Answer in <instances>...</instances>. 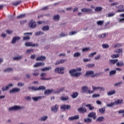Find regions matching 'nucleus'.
Instances as JSON below:
<instances>
[{"label": "nucleus", "instance_id": "36", "mask_svg": "<svg viewBox=\"0 0 124 124\" xmlns=\"http://www.w3.org/2000/svg\"><path fill=\"white\" fill-rule=\"evenodd\" d=\"M120 17H123L119 19V23H124V14H122L119 15Z\"/></svg>", "mask_w": 124, "mask_h": 124}, {"label": "nucleus", "instance_id": "64", "mask_svg": "<svg viewBox=\"0 0 124 124\" xmlns=\"http://www.w3.org/2000/svg\"><path fill=\"white\" fill-rule=\"evenodd\" d=\"M116 12L121 13L122 12H124V8L122 9H119L116 11Z\"/></svg>", "mask_w": 124, "mask_h": 124}, {"label": "nucleus", "instance_id": "63", "mask_svg": "<svg viewBox=\"0 0 124 124\" xmlns=\"http://www.w3.org/2000/svg\"><path fill=\"white\" fill-rule=\"evenodd\" d=\"M67 60L66 59H61L60 60V63L61 64L64 63V62H65Z\"/></svg>", "mask_w": 124, "mask_h": 124}, {"label": "nucleus", "instance_id": "1", "mask_svg": "<svg viewBox=\"0 0 124 124\" xmlns=\"http://www.w3.org/2000/svg\"><path fill=\"white\" fill-rule=\"evenodd\" d=\"M77 71H82V69L80 67L73 69L69 71V73L72 77H80L82 75V73L81 72H77Z\"/></svg>", "mask_w": 124, "mask_h": 124}, {"label": "nucleus", "instance_id": "7", "mask_svg": "<svg viewBox=\"0 0 124 124\" xmlns=\"http://www.w3.org/2000/svg\"><path fill=\"white\" fill-rule=\"evenodd\" d=\"M71 108V106L69 105H62L61 106V109L63 110V111H65V110H69Z\"/></svg>", "mask_w": 124, "mask_h": 124}, {"label": "nucleus", "instance_id": "8", "mask_svg": "<svg viewBox=\"0 0 124 124\" xmlns=\"http://www.w3.org/2000/svg\"><path fill=\"white\" fill-rule=\"evenodd\" d=\"M13 87V84L10 83L8 85V86H4L2 88V90L3 92H5V91H8L10 88H12Z\"/></svg>", "mask_w": 124, "mask_h": 124}, {"label": "nucleus", "instance_id": "28", "mask_svg": "<svg viewBox=\"0 0 124 124\" xmlns=\"http://www.w3.org/2000/svg\"><path fill=\"white\" fill-rule=\"evenodd\" d=\"M61 18V16H60V15H55L53 16V20L54 21H59L60 19Z\"/></svg>", "mask_w": 124, "mask_h": 124}, {"label": "nucleus", "instance_id": "61", "mask_svg": "<svg viewBox=\"0 0 124 124\" xmlns=\"http://www.w3.org/2000/svg\"><path fill=\"white\" fill-rule=\"evenodd\" d=\"M113 16H115V13H109L108 14V17L110 18V17H113Z\"/></svg>", "mask_w": 124, "mask_h": 124}, {"label": "nucleus", "instance_id": "26", "mask_svg": "<svg viewBox=\"0 0 124 124\" xmlns=\"http://www.w3.org/2000/svg\"><path fill=\"white\" fill-rule=\"evenodd\" d=\"M86 107H88L90 111H93L94 109V107L91 104L87 105Z\"/></svg>", "mask_w": 124, "mask_h": 124}, {"label": "nucleus", "instance_id": "50", "mask_svg": "<svg viewBox=\"0 0 124 124\" xmlns=\"http://www.w3.org/2000/svg\"><path fill=\"white\" fill-rule=\"evenodd\" d=\"M65 90V88L64 87H63L62 88H61L59 90H58L57 92H55V93H62V92H63V90Z\"/></svg>", "mask_w": 124, "mask_h": 124}, {"label": "nucleus", "instance_id": "47", "mask_svg": "<svg viewBox=\"0 0 124 124\" xmlns=\"http://www.w3.org/2000/svg\"><path fill=\"white\" fill-rule=\"evenodd\" d=\"M33 52H34L33 49L30 48L29 49H28L26 51V54H31V53H33Z\"/></svg>", "mask_w": 124, "mask_h": 124}, {"label": "nucleus", "instance_id": "38", "mask_svg": "<svg viewBox=\"0 0 124 124\" xmlns=\"http://www.w3.org/2000/svg\"><path fill=\"white\" fill-rule=\"evenodd\" d=\"M78 92H75L73 93V94L71 95V96L72 97V98H76L77 96L78 95Z\"/></svg>", "mask_w": 124, "mask_h": 124}, {"label": "nucleus", "instance_id": "15", "mask_svg": "<svg viewBox=\"0 0 124 124\" xmlns=\"http://www.w3.org/2000/svg\"><path fill=\"white\" fill-rule=\"evenodd\" d=\"M46 60V57L41 56L40 57H38L36 58V61L37 62H44Z\"/></svg>", "mask_w": 124, "mask_h": 124}, {"label": "nucleus", "instance_id": "20", "mask_svg": "<svg viewBox=\"0 0 124 124\" xmlns=\"http://www.w3.org/2000/svg\"><path fill=\"white\" fill-rule=\"evenodd\" d=\"M115 105H121L124 103V100L123 99H118L114 102Z\"/></svg>", "mask_w": 124, "mask_h": 124}, {"label": "nucleus", "instance_id": "5", "mask_svg": "<svg viewBox=\"0 0 124 124\" xmlns=\"http://www.w3.org/2000/svg\"><path fill=\"white\" fill-rule=\"evenodd\" d=\"M29 26L31 29H35L36 28V22L31 19L29 23Z\"/></svg>", "mask_w": 124, "mask_h": 124}, {"label": "nucleus", "instance_id": "3", "mask_svg": "<svg viewBox=\"0 0 124 124\" xmlns=\"http://www.w3.org/2000/svg\"><path fill=\"white\" fill-rule=\"evenodd\" d=\"M64 67H57L54 69V72L55 73H58L59 74H63L64 73Z\"/></svg>", "mask_w": 124, "mask_h": 124}, {"label": "nucleus", "instance_id": "54", "mask_svg": "<svg viewBox=\"0 0 124 124\" xmlns=\"http://www.w3.org/2000/svg\"><path fill=\"white\" fill-rule=\"evenodd\" d=\"M59 36H60V37H64L65 36H67V34H65L63 32H62L60 34Z\"/></svg>", "mask_w": 124, "mask_h": 124}, {"label": "nucleus", "instance_id": "32", "mask_svg": "<svg viewBox=\"0 0 124 124\" xmlns=\"http://www.w3.org/2000/svg\"><path fill=\"white\" fill-rule=\"evenodd\" d=\"M69 98L68 97V96H62L60 97V99L62 101H66V100H68V99Z\"/></svg>", "mask_w": 124, "mask_h": 124}, {"label": "nucleus", "instance_id": "19", "mask_svg": "<svg viewBox=\"0 0 124 124\" xmlns=\"http://www.w3.org/2000/svg\"><path fill=\"white\" fill-rule=\"evenodd\" d=\"M81 11L82 12H92L93 11V9L88 8H83L82 9H81Z\"/></svg>", "mask_w": 124, "mask_h": 124}, {"label": "nucleus", "instance_id": "37", "mask_svg": "<svg viewBox=\"0 0 124 124\" xmlns=\"http://www.w3.org/2000/svg\"><path fill=\"white\" fill-rule=\"evenodd\" d=\"M20 3H22V1L19 0V1H17L16 2H14L12 3V5H14V6H17V5H19Z\"/></svg>", "mask_w": 124, "mask_h": 124}, {"label": "nucleus", "instance_id": "44", "mask_svg": "<svg viewBox=\"0 0 124 124\" xmlns=\"http://www.w3.org/2000/svg\"><path fill=\"white\" fill-rule=\"evenodd\" d=\"M44 34V33L41 31H37L35 33V35H36V36H38L39 35H42Z\"/></svg>", "mask_w": 124, "mask_h": 124}, {"label": "nucleus", "instance_id": "49", "mask_svg": "<svg viewBox=\"0 0 124 124\" xmlns=\"http://www.w3.org/2000/svg\"><path fill=\"white\" fill-rule=\"evenodd\" d=\"M115 53H123V48H118L114 51Z\"/></svg>", "mask_w": 124, "mask_h": 124}, {"label": "nucleus", "instance_id": "11", "mask_svg": "<svg viewBox=\"0 0 124 124\" xmlns=\"http://www.w3.org/2000/svg\"><path fill=\"white\" fill-rule=\"evenodd\" d=\"M88 118H93V120L96 119V113L94 112H91L89 113L88 115Z\"/></svg>", "mask_w": 124, "mask_h": 124}, {"label": "nucleus", "instance_id": "29", "mask_svg": "<svg viewBox=\"0 0 124 124\" xmlns=\"http://www.w3.org/2000/svg\"><path fill=\"white\" fill-rule=\"evenodd\" d=\"M42 30L44 31H47L50 30V27H49V26H45L42 27Z\"/></svg>", "mask_w": 124, "mask_h": 124}, {"label": "nucleus", "instance_id": "33", "mask_svg": "<svg viewBox=\"0 0 124 124\" xmlns=\"http://www.w3.org/2000/svg\"><path fill=\"white\" fill-rule=\"evenodd\" d=\"M41 98H42V96H41L32 97V99L34 101H38V100H39V99H41Z\"/></svg>", "mask_w": 124, "mask_h": 124}, {"label": "nucleus", "instance_id": "2", "mask_svg": "<svg viewBox=\"0 0 124 124\" xmlns=\"http://www.w3.org/2000/svg\"><path fill=\"white\" fill-rule=\"evenodd\" d=\"M21 109H25V107H21L20 106H15L11 108H9V111H17L18 110H21Z\"/></svg>", "mask_w": 124, "mask_h": 124}, {"label": "nucleus", "instance_id": "53", "mask_svg": "<svg viewBox=\"0 0 124 124\" xmlns=\"http://www.w3.org/2000/svg\"><path fill=\"white\" fill-rule=\"evenodd\" d=\"M26 14H22L17 16V19H21L25 17Z\"/></svg>", "mask_w": 124, "mask_h": 124}, {"label": "nucleus", "instance_id": "57", "mask_svg": "<svg viewBox=\"0 0 124 124\" xmlns=\"http://www.w3.org/2000/svg\"><path fill=\"white\" fill-rule=\"evenodd\" d=\"M102 47L104 49H107L109 48V45L108 44H103Z\"/></svg>", "mask_w": 124, "mask_h": 124}, {"label": "nucleus", "instance_id": "52", "mask_svg": "<svg viewBox=\"0 0 124 124\" xmlns=\"http://www.w3.org/2000/svg\"><path fill=\"white\" fill-rule=\"evenodd\" d=\"M116 105L114 102L110 103L107 105V107H113V106Z\"/></svg>", "mask_w": 124, "mask_h": 124}, {"label": "nucleus", "instance_id": "6", "mask_svg": "<svg viewBox=\"0 0 124 124\" xmlns=\"http://www.w3.org/2000/svg\"><path fill=\"white\" fill-rule=\"evenodd\" d=\"M93 72L94 71L93 70L87 71L86 72L84 76H85V77H92V78H93Z\"/></svg>", "mask_w": 124, "mask_h": 124}, {"label": "nucleus", "instance_id": "4", "mask_svg": "<svg viewBox=\"0 0 124 124\" xmlns=\"http://www.w3.org/2000/svg\"><path fill=\"white\" fill-rule=\"evenodd\" d=\"M25 45L26 47H38V44H34L31 42H27L25 43Z\"/></svg>", "mask_w": 124, "mask_h": 124}, {"label": "nucleus", "instance_id": "40", "mask_svg": "<svg viewBox=\"0 0 124 124\" xmlns=\"http://www.w3.org/2000/svg\"><path fill=\"white\" fill-rule=\"evenodd\" d=\"M3 71H4V72L9 73V72H11L13 71V69H12V68H8L4 70Z\"/></svg>", "mask_w": 124, "mask_h": 124}, {"label": "nucleus", "instance_id": "39", "mask_svg": "<svg viewBox=\"0 0 124 124\" xmlns=\"http://www.w3.org/2000/svg\"><path fill=\"white\" fill-rule=\"evenodd\" d=\"M96 24L98 26H103L104 24V20H99L97 21Z\"/></svg>", "mask_w": 124, "mask_h": 124}, {"label": "nucleus", "instance_id": "16", "mask_svg": "<svg viewBox=\"0 0 124 124\" xmlns=\"http://www.w3.org/2000/svg\"><path fill=\"white\" fill-rule=\"evenodd\" d=\"M93 91L89 90V94H92V93H93L95 91H98V86H92Z\"/></svg>", "mask_w": 124, "mask_h": 124}, {"label": "nucleus", "instance_id": "23", "mask_svg": "<svg viewBox=\"0 0 124 124\" xmlns=\"http://www.w3.org/2000/svg\"><path fill=\"white\" fill-rule=\"evenodd\" d=\"M51 66L46 67L41 69V71H48V70H51Z\"/></svg>", "mask_w": 124, "mask_h": 124}, {"label": "nucleus", "instance_id": "45", "mask_svg": "<svg viewBox=\"0 0 124 124\" xmlns=\"http://www.w3.org/2000/svg\"><path fill=\"white\" fill-rule=\"evenodd\" d=\"M97 54L96 52H94L92 53H90L88 57L89 58H93V56H95V55Z\"/></svg>", "mask_w": 124, "mask_h": 124}, {"label": "nucleus", "instance_id": "18", "mask_svg": "<svg viewBox=\"0 0 124 124\" xmlns=\"http://www.w3.org/2000/svg\"><path fill=\"white\" fill-rule=\"evenodd\" d=\"M81 90L84 93H87V92L89 93V91H90V90L89 89V87L87 86L82 87L81 88Z\"/></svg>", "mask_w": 124, "mask_h": 124}, {"label": "nucleus", "instance_id": "25", "mask_svg": "<svg viewBox=\"0 0 124 124\" xmlns=\"http://www.w3.org/2000/svg\"><path fill=\"white\" fill-rule=\"evenodd\" d=\"M119 62V60L114 59V60H110L109 63L110 64H115V63H117Z\"/></svg>", "mask_w": 124, "mask_h": 124}, {"label": "nucleus", "instance_id": "43", "mask_svg": "<svg viewBox=\"0 0 124 124\" xmlns=\"http://www.w3.org/2000/svg\"><path fill=\"white\" fill-rule=\"evenodd\" d=\"M38 91H44V90H46V87L43 86H40L37 88Z\"/></svg>", "mask_w": 124, "mask_h": 124}, {"label": "nucleus", "instance_id": "62", "mask_svg": "<svg viewBox=\"0 0 124 124\" xmlns=\"http://www.w3.org/2000/svg\"><path fill=\"white\" fill-rule=\"evenodd\" d=\"M122 84V82H118L115 84H114V87H120Z\"/></svg>", "mask_w": 124, "mask_h": 124}, {"label": "nucleus", "instance_id": "35", "mask_svg": "<svg viewBox=\"0 0 124 124\" xmlns=\"http://www.w3.org/2000/svg\"><path fill=\"white\" fill-rule=\"evenodd\" d=\"M22 58H23V57L22 56V55L20 56H17L16 57H14L13 58V60L14 61H19V60H21Z\"/></svg>", "mask_w": 124, "mask_h": 124}, {"label": "nucleus", "instance_id": "58", "mask_svg": "<svg viewBox=\"0 0 124 124\" xmlns=\"http://www.w3.org/2000/svg\"><path fill=\"white\" fill-rule=\"evenodd\" d=\"M99 96H100V94H93L92 95V98H95L96 97H99Z\"/></svg>", "mask_w": 124, "mask_h": 124}, {"label": "nucleus", "instance_id": "41", "mask_svg": "<svg viewBox=\"0 0 124 124\" xmlns=\"http://www.w3.org/2000/svg\"><path fill=\"white\" fill-rule=\"evenodd\" d=\"M116 65L117 66H124V63L123 61H121L120 62H117L116 63Z\"/></svg>", "mask_w": 124, "mask_h": 124}, {"label": "nucleus", "instance_id": "24", "mask_svg": "<svg viewBox=\"0 0 124 124\" xmlns=\"http://www.w3.org/2000/svg\"><path fill=\"white\" fill-rule=\"evenodd\" d=\"M93 120L90 118H87L84 119V122L87 124H91L92 123Z\"/></svg>", "mask_w": 124, "mask_h": 124}, {"label": "nucleus", "instance_id": "30", "mask_svg": "<svg viewBox=\"0 0 124 124\" xmlns=\"http://www.w3.org/2000/svg\"><path fill=\"white\" fill-rule=\"evenodd\" d=\"M108 35V33H105L102 34L98 35V36L99 38H104V37H106Z\"/></svg>", "mask_w": 124, "mask_h": 124}, {"label": "nucleus", "instance_id": "34", "mask_svg": "<svg viewBox=\"0 0 124 124\" xmlns=\"http://www.w3.org/2000/svg\"><path fill=\"white\" fill-rule=\"evenodd\" d=\"M102 7H96L94 8V11H95V12H99L102 11Z\"/></svg>", "mask_w": 124, "mask_h": 124}, {"label": "nucleus", "instance_id": "10", "mask_svg": "<svg viewBox=\"0 0 124 124\" xmlns=\"http://www.w3.org/2000/svg\"><path fill=\"white\" fill-rule=\"evenodd\" d=\"M21 39V38L19 36L13 37V39L11 41L12 44H15L17 41H19Z\"/></svg>", "mask_w": 124, "mask_h": 124}, {"label": "nucleus", "instance_id": "56", "mask_svg": "<svg viewBox=\"0 0 124 124\" xmlns=\"http://www.w3.org/2000/svg\"><path fill=\"white\" fill-rule=\"evenodd\" d=\"M77 33V31H72L69 32V35L70 36L74 35V34H76Z\"/></svg>", "mask_w": 124, "mask_h": 124}, {"label": "nucleus", "instance_id": "51", "mask_svg": "<svg viewBox=\"0 0 124 124\" xmlns=\"http://www.w3.org/2000/svg\"><path fill=\"white\" fill-rule=\"evenodd\" d=\"M111 57L112 58V59H116L120 57V54H113L111 55Z\"/></svg>", "mask_w": 124, "mask_h": 124}, {"label": "nucleus", "instance_id": "31", "mask_svg": "<svg viewBox=\"0 0 124 124\" xmlns=\"http://www.w3.org/2000/svg\"><path fill=\"white\" fill-rule=\"evenodd\" d=\"M115 93H116V90H112L108 93V95H113V94H115Z\"/></svg>", "mask_w": 124, "mask_h": 124}, {"label": "nucleus", "instance_id": "17", "mask_svg": "<svg viewBox=\"0 0 124 124\" xmlns=\"http://www.w3.org/2000/svg\"><path fill=\"white\" fill-rule=\"evenodd\" d=\"M45 65V63L44 62H39L36 63L33 67H38L39 66H44Z\"/></svg>", "mask_w": 124, "mask_h": 124}, {"label": "nucleus", "instance_id": "55", "mask_svg": "<svg viewBox=\"0 0 124 124\" xmlns=\"http://www.w3.org/2000/svg\"><path fill=\"white\" fill-rule=\"evenodd\" d=\"M100 75H101V73H96L94 74V72L93 73V78H94V77H97V76H99Z\"/></svg>", "mask_w": 124, "mask_h": 124}, {"label": "nucleus", "instance_id": "42", "mask_svg": "<svg viewBox=\"0 0 124 124\" xmlns=\"http://www.w3.org/2000/svg\"><path fill=\"white\" fill-rule=\"evenodd\" d=\"M104 121V117L103 116L98 117L96 119L97 122H103Z\"/></svg>", "mask_w": 124, "mask_h": 124}, {"label": "nucleus", "instance_id": "60", "mask_svg": "<svg viewBox=\"0 0 124 124\" xmlns=\"http://www.w3.org/2000/svg\"><path fill=\"white\" fill-rule=\"evenodd\" d=\"M31 37L30 36H26L23 37V40H30Z\"/></svg>", "mask_w": 124, "mask_h": 124}, {"label": "nucleus", "instance_id": "27", "mask_svg": "<svg viewBox=\"0 0 124 124\" xmlns=\"http://www.w3.org/2000/svg\"><path fill=\"white\" fill-rule=\"evenodd\" d=\"M47 119H48V116H44L41 117L40 119H39V121H40L41 122H45V121H47Z\"/></svg>", "mask_w": 124, "mask_h": 124}, {"label": "nucleus", "instance_id": "12", "mask_svg": "<svg viewBox=\"0 0 124 124\" xmlns=\"http://www.w3.org/2000/svg\"><path fill=\"white\" fill-rule=\"evenodd\" d=\"M69 121H77L80 119V116L78 115H75L74 116H71L68 118Z\"/></svg>", "mask_w": 124, "mask_h": 124}, {"label": "nucleus", "instance_id": "22", "mask_svg": "<svg viewBox=\"0 0 124 124\" xmlns=\"http://www.w3.org/2000/svg\"><path fill=\"white\" fill-rule=\"evenodd\" d=\"M106 109V107H103L102 108L99 109V112L101 114H105V109Z\"/></svg>", "mask_w": 124, "mask_h": 124}, {"label": "nucleus", "instance_id": "46", "mask_svg": "<svg viewBox=\"0 0 124 124\" xmlns=\"http://www.w3.org/2000/svg\"><path fill=\"white\" fill-rule=\"evenodd\" d=\"M117 73L116 70H112L109 72V76H112V75H115Z\"/></svg>", "mask_w": 124, "mask_h": 124}, {"label": "nucleus", "instance_id": "13", "mask_svg": "<svg viewBox=\"0 0 124 124\" xmlns=\"http://www.w3.org/2000/svg\"><path fill=\"white\" fill-rule=\"evenodd\" d=\"M59 110V106L58 105H55L51 108V110L53 111L54 113H57Z\"/></svg>", "mask_w": 124, "mask_h": 124}, {"label": "nucleus", "instance_id": "9", "mask_svg": "<svg viewBox=\"0 0 124 124\" xmlns=\"http://www.w3.org/2000/svg\"><path fill=\"white\" fill-rule=\"evenodd\" d=\"M21 91V89L19 88H14L9 91L10 93H19Z\"/></svg>", "mask_w": 124, "mask_h": 124}, {"label": "nucleus", "instance_id": "21", "mask_svg": "<svg viewBox=\"0 0 124 124\" xmlns=\"http://www.w3.org/2000/svg\"><path fill=\"white\" fill-rule=\"evenodd\" d=\"M54 92V90L53 89H47L44 92V94H51Z\"/></svg>", "mask_w": 124, "mask_h": 124}, {"label": "nucleus", "instance_id": "48", "mask_svg": "<svg viewBox=\"0 0 124 124\" xmlns=\"http://www.w3.org/2000/svg\"><path fill=\"white\" fill-rule=\"evenodd\" d=\"M81 56V53L80 52H76L74 54V58H78Z\"/></svg>", "mask_w": 124, "mask_h": 124}, {"label": "nucleus", "instance_id": "59", "mask_svg": "<svg viewBox=\"0 0 124 124\" xmlns=\"http://www.w3.org/2000/svg\"><path fill=\"white\" fill-rule=\"evenodd\" d=\"M82 51V52H88V51H90V47L83 48Z\"/></svg>", "mask_w": 124, "mask_h": 124}, {"label": "nucleus", "instance_id": "14", "mask_svg": "<svg viewBox=\"0 0 124 124\" xmlns=\"http://www.w3.org/2000/svg\"><path fill=\"white\" fill-rule=\"evenodd\" d=\"M78 112L81 113V114H84V113H86L87 108L83 107H80L78 109Z\"/></svg>", "mask_w": 124, "mask_h": 124}]
</instances>
